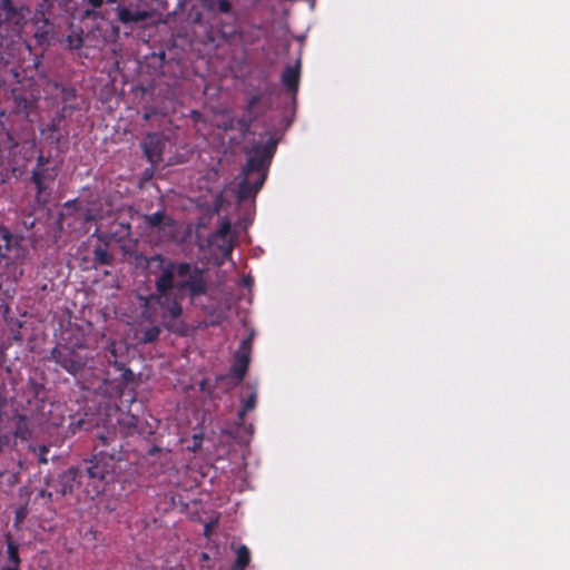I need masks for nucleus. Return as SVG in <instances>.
Here are the masks:
<instances>
[{
  "mask_svg": "<svg viewBox=\"0 0 570 570\" xmlns=\"http://www.w3.org/2000/svg\"><path fill=\"white\" fill-rule=\"evenodd\" d=\"M150 268L157 266L161 269V275L156 281L157 294L153 295L147 304L156 301L165 314L177 317L181 313L178 304L180 292L185 288L189 289L191 294H202L205 292V283L199 273H190L188 264L175 265L170 262H165L160 257H154L149 262Z\"/></svg>",
  "mask_w": 570,
  "mask_h": 570,
  "instance_id": "1",
  "label": "nucleus"
},
{
  "mask_svg": "<svg viewBox=\"0 0 570 570\" xmlns=\"http://www.w3.org/2000/svg\"><path fill=\"white\" fill-rule=\"evenodd\" d=\"M274 151L275 142L272 139L263 144H256L248 149L246 166L236 178L239 199L254 196L263 186Z\"/></svg>",
  "mask_w": 570,
  "mask_h": 570,
  "instance_id": "2",
  "label": "nucleus"
},
{
  "mask_svg": "<svg viewBox=\"0 0 570 570\" xmlns=\"http://www.w3.org/2000/svg\"><path fill=\"white\" fill-rule=\"evenodd\" d=\"M24 253L22 248L12 244V238L6 230H0V259L4 261V265L16 264L22 261Z\"/></svg>",
  "mask_w": 570,
  "mask_h": 570,
  "instance_id": "3",
  "label": "nucleus"
},
{
  "mask_svg": "<svg viewBox=\"0 0 570 570\" xmlns=\"http://www.w3.org/2000/svg\"><path fill=\"white\" fill-rule=\"evenodd\" d=\"M115 458L100 453L91 461V465L88 468V474L91 479L105 480L115 471Z\"/></svg>",
  "mask_w": 570,
  "mask_h": 570,
  "instance_id": "4",
  "label": "nucleus"
},
{
  "mask_svg": "<svg viewBox=\"0 0 570 570\" xmlns=\"http://www.w3.org/2000/svg\"><path fill=\"white\" fill-rule=\"evenodd\" d=\"M117 16L121 23L127 24L137 23L146 20L149 17V13L142 10H132L127 7H118Z\"/></svg>",
  "mask_w": 570,
  "mask_h": 570,
  "instance_id": "5",
  "label": "nucleus"
},
{
  "mask_svg": "<svg viewBox=\"0 0 570 570\" xmlns=\"http://www.w3.org/2000/svg\"><path fill=\"white\" fill-rule=\"evenodd\" d=\"M299 80V62H296L295 66L287 67L282 76V81L285 87L291 91H296L298 87Z\"/></svg>",
  "mask_w": 570,
  "mask_h": 570,
  "instance_id": "6",
  "label": "nucleus"
},
{
  "mask_svg": "<svg viewBox=\"0 0 570 570\" xmlns=\"http://www.w3.org/2000/svg\"><path fill=\"white\" fill-rule=\"evenodd\" d=\"M78 472L76 469H69L60 476L61 494L71 492L78 484Z\"/></svg>",
  "mask_w": 570,
  "mask_h": 570,
  "instance_id": "7",
  "label": "nucleus"
},
{
  "mask_svg": "<svg viewBox=\"0 0 570 570\" xmlns=\"http://www.w3.org/2000/svg\"><path fill=\"white\" fill-rule=\"evenodd\" d=\"M257 401V394L255 391H252L250 394L243 403V407L239 412V419L243 420V416L248 412L255 409Z\"/></svg>",
  "mask_w": 570,
  "mask_h": 570,
  "instance_id": "8",
  "label": "nucleus"
},
{
  "mask_svg": "<svg viewBox=\"0 0 570 570\" xmlns=\"http://www.w3.org/2000/svg\"><path fill=\"white\" fill-rule=\"evenodd\" d=\"M7 553H8V561H10L11 563H13V561L17 562V564H20V559H19V554H18V546L12 541V540H8L7 542Z\"/></svg>",
  "mask_w": 570,
  "mask_h": 570,
  "instance_id": "9",
  "label": "nucleus"
},
{
  "mask_svg": "<svg viewBox=\"0 0 570 570\" xmlns=\"http://www.w3.org/2000/svg\"><path fill=\"white\" fill-rule=\"evenodd\" d=\"M247 367V360L245 357L238 360L237 364L233 367V372L236 374L238 380H242Z\"/></svg>",
  "mask_w": 570,
  "mask_h": 570,
  "instance_id": "10",
  "label": "nucleus"
},
{
  "mask_svg": "<svg viewBox=\"0 0 570 570\" xmlns=\"http://www.w3.org/2000/svg\"><path fill=\"white\" fill-rule=\"evenodd\" d=\"M58 362H60L63 368H66L70 373H76L81 366L80 361H62L59 358Z\"/></svg>",
  "mask_w": 570,
  "mask_h": 570,
  "instance_id": "11",
  "label": "nucleus"
},
{
  "mask_svg": "<svg viewBox=\"0 0 570 570\" xmlns=\"http://www.w3.org/2000/svg\"><path fill=\"white\" fill-rule=\"evenodd\" d=\"M158 334H159V328L157 326H153V327L147 328L144 332L141 340L144 342H151L158 336Z\"/></svg>",
  "mask_w": 570,
  "mask_h": 570,
  "instance_id": "12",
  "label": "nucleus"
},
{
  "mask_svg": "<svg viewBox=\"0 0 570 570\" xmlns=\"http://www.w3.org/2000/svg\"><path fill=\"white\" fill-rule=\"evenodd\" d=\"M16 436L22 440H27L29 438V431L24 423L20 422L19 426L16 430Z\"/></svg>",
  "mask_w": 570,
  "mask_h": 570,
  "instance_id": "13",
  "label": "nucleus"
},
{
  "mask_svg": "<svg viewBox=\"0 0 570 570\" xmlns=\"http://www.w3.org/2000/svg\"><path fill=\"white\" fill-rule=\"evenodd\" d=\"M47 451H48V448H47V446H40V448H39V461H40L41 463H45V464L48 462V460H47V458H46V453H47Z\"/></svg>",
  "mask_w": 570,
  "mask_h": 570,
  "instance_id": "14",
  "label": "nucleus"
},
{
  "mask_svg": "<svg viewBox=\"0 0 570 570\" xmlns=\"http://www.w3.org/2000/svg\"><path fill=\"white\" fill-rule=\"evenodd\" d=\"M33 180H35L36 185L38 186L39 190H41L43 188V183H42L40 173L38 170H36L33 173Z\"/></svg>",
  "mask_w": 570,
  "mask_h": 570,
  "instance_id": "15",
  "label": "nucleus"
},
{
  "mask_svg": "<svg viewBox=\"0 0 570 570\" xmlns=\"http://www.w3.org/2000/svg\"><path fill=\"white\" fill-rule=\"evenodd\" d=\"M18 569H19V564H17L16 561H13V563L8 561V563L1 568V570H18Z\"/></svg>",
  "mask_w": 570,
  "mask_h": 570,
  "instance_id": "16",
  "label": "nucleus"
},
{
  "mask_svg": "<svg viewBox=\"0 0 570 570\" xmlns=\"http://www.w3.org/2000/svg\"><path fill=\"white\" fill-rule=\"evenodd\" d=\"M149 220H150V224L157 225L161 220V215L160 214H154L153 216L149 217Z\"/></svg>",
  "mask_w": 570,
  "mask_h": 570,
  "instance_id": "17",
  "label": "nucleus"
},
{
  "mask_svg": "<svg viewBox=\"0 0 570 570\" xmlns=\"http://www.w3.org/2000/svg\"><path fill=\"white\" fill-rule=\"evenodd\" d=\"M1 8L6 11L7 14L12 12V8L8 1H3Z\"/></svg>",
  "mask_w": 570,
  "mask_h": 570,
  "instance_id": "18",
  "label": "nucleus"
},
{
  "mask_svg": "<svg viewBox=\"0 0 570 570\" xmlns=\"http://www.w3.org/2000/svg\"><path fill=\"white\" fill-rule=\"evenodd\" d=\"M92 7L97 8L102 4L104 0H87Z\"/></svg>",
  "mask_w": 570,
  "mask_h": 570,
  "instance_id": "19",
  "label": "nucleus"
},
{
  "mask_svg": "<svg viewBox=\"0 0 570 570\" xmlns=\"http://www.w3.org/2000/svg\"><path fill=\"white\" fill-rule=\"evenodd\" d=\"M102 215L99 214V213H92L90 212L89 215H88V219H97V218H101Z\"/></svg>",
  "mask_w": 570,
  "mask_h": 570,
  "instance_id": "20",
  "label": "nucleus"
},
{
  "mask_svg": "<svg viewBox=\"0 0 570 570\" xmlns=\"http://www.w3.org/2000/svg\"><path fill=\"white\" fill-rule=\"evenodd\" d=\"M109 3H115L117 0H107Z\"/></svg>",
  "mask_w": 570,
  "mask_h": 570,
  "instance_id": "21",
  "label": "nucleus"
}]
</instances>
